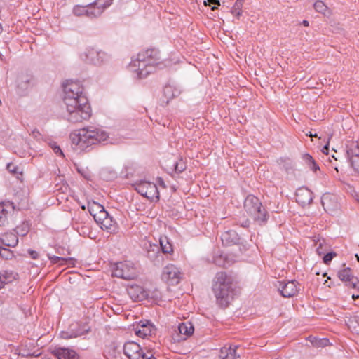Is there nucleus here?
Returning <instances> with one entry per match:
<instances>
[{
    "label": "nucleus",
    "mask_w": 359,
    "mask_h": 359,
    "mask_svg": "<svg viewBox=\"0 0 359 359\" xmlns=\"http://www.w3.org/2000/svg\"><path fill=\"white\" fill-rule=\"evenodd\" d=\"M18 243V238L13 233H4L0 238V245L6 247H15Z\"/></svg>",
    "instance_id": "19"
},
{
    "label": "nucleus",
    "mask_w": 359,
    "mask_h": 359,
    "mask_svg": "<svg viewBox=\"0 0 359 359\" xmlns=\"http://www.w3.org/2000/svg\"><path fill=\"white\" fill-rule=\"evenodd\" d=\"M309 136H311V137H317V134H311V133H310Z\"/></svg>",
    "instance_id": "54"
},
{
    "label": "nucleus",
    "mask_w": 359,
    "mask_h": 359,
    "mask_svg": "<svg viewBox=\"0 0 359 359\" xmlns=\"http://www.w3.org/2000/svg\"><path fill=\"white\" fill-rule=\"evenodd\" d=\"M135 332L137 336L144 338L154 333L155 327L149 320L140 321L136 326Z\"/></svg>",
    "instance_id": "15"
},
{
    "label": "nucleus",
    "mask_w": 359,
    "mask_h": 359,
    "mask_svg": "<svg viewBox=\"0 0 359 359\" xmlns=\"http://www.w3.org/2000/svg\"><path fill=\"white\" fill-rule=\"evenodd\" d=\"M203 3L205 5H209V6H212V5L219 6L220 5L219 0H205Z\"/></svg>",
    "instance_id": "43"
},
{
    "label": "nucleus",
    "mask_w": 359,
    "mask_h": 359,
    "mask_svg": "<svg viewBox=\"0 0 359 359\" xmlns=\"http://www.w3.org/2000/svg\"><path fill=\"white\" fill-rule=\"evenodd\" d=\"M6 168L8 170V172L12 174H14V175H18V174L21 175L22 174V170H20V168L13 163H8Z\"/></svg>",
    "instance_id": "37"
},
{
    "label": "nucleus",
    "mask_w": 359,
    "mask_h": 359,
    "mask_svg": "<svg viewBox=\"0 0 359 359\" xmlns=\"http://www.w3.org/2000/svg\"><path fill=\"white\" fill-rule=\"evenodd\" d=\"M54 354L58 359H77V355L73 350L65 348H57Z\"/></svg>",
    "instance_id": "20"
},
{
    "label": "nucleus",
    "mask_w": 359,
    "mask_h": 359,
    "mask_svg": "<svg viewBox=\"0 0 359 359\" xmlns=\"http://www.w3.org/2000/svg\"><path fill=\"white\" fill-rule=\"evenodd\" d=\"M113 0H95L86 5L88 11V18H97L104 11L112 4Z\"/></svg>",
    "instance_id": "10"
},
{
    "label": "nucleus",
    "mask_w": 359,
    "mask_h": 359,
    "mask_svg": "<svg viewBox=\"0 0 359 359\" xmlns=\"http://www.w3.org/2000/svg\"><path fill=\"white\" fill-rule=\"evenodd\" d=\"M50 146L56 154L64 156L62 151L61 150L60 147L58 145H57L55 142L50 143Z\"/></svg>",
    "instance_id": "42"
},
{
    "label": "nucleus",
    "mask_w": 359,
    "mask_h": 359,
    "mask_svg": "<svg viewBox=\"0 0 359 359\" xmlns=\"http://www.w3.org/2000/svg\"><path fill=\"white\" fill-rule=\"evenodd\" d=\"M32 80L33 76L32 75L27 74H21L18 79V86L22 89H26Z\"/></svg>",
    "instance_id": "26"
},
{
    "label": "nucleus",
    "mask_w": 359,
    "mask_h": 359,
    "mask_svg": "<svg viewBox=\"0 0 359 359\" xmlns=\"http://www.w3.org/2000/svg\"><path fill=\"white\" fill-rule=\"evenodd\" d=\"M313 6L317 12H319L322 14H325V12L327 11V6L322 1H317L314 4Z\"/></svg>",
    "instance_id": "36"
},
{
    "label": "nucleus",
    "mask_w": 359,
    "mask_h": 359,
    "mask_svg": "<svg viewBox=\"0 0 359 359\" xmlns=\"http://www.w3.org/2000/svg\"><path fill=\"white\" fill-rule=\"evenodd\" d=\"M127 292L131 299L135 302L143 300L147 296V292L143 287L136 284L128 285Z\"/></svg>",
    "instance_id": "16"
},
{
    "label": "nucleus",
    "mask_w": 359,
    "mask_h": 359,
    "mask_svg": "<svg viewBox=\"0 0 359 359\" xmlns=\"http://www.w3.org/2000/svg\"><path fill=\"white\" fill-rule=\"evenodd\" d=\"M243 4V0H237L231 8V13L237 18H239L242 14Z\"/></svg>",
    "instance_id": "32"
},
{
    "label": "nucleus",
    "mask_w": 359,
    "mask_h": 359,
    "mask_svg": "<svg viewBox=\"0 0 359 359\" xmlns=\"http://www.w3.org/2000/svg\"><path fill=\"white\" fill-rule=\"evenodd\" d=\"M317 252L319 255H320V252H319V248L317 249Z\"/></svg>",
    "instance_id": "58"
},
{
    "label": "nucleus",
    "mask_w": 359,
    "mask_h": 359,
    "mask_svg": "<svg viewBox=\"0 0 359 359\" xmlns=\"http://www.w3.org/2000/svg\"><path fill=\"white\" fill-rule=\"evenodd\" d=\"M171 90V87L170 86H166L164 89V92L165 94H168L170 93V91Z\"/></svg>",
    "instance_id": "49"
},
{
    "label": "nucleus",
    "mask_w": 359,
    "mask_h": 359,
    "mask_svg": "<svg viewBox=\"0 0 359 359\" xmlns=\"http://www.w3.org/2000/svg\"><path fill=\"white\" fill-rule=\"evenodd\" d=\"M248 225H249V222H248V221H245V223H243V224H242V226H243V227H247V226H248Z\"/></svg>",
    "instance_id": "52"
},
{
    "label": "nucleus",
    "mask_w": 359,
    "mask_h": 359,
    "mask_svg": "<svg viewBox=\"0 0 359 359\" xmlns=\"http://www.w3.org/2000/svg\"><path fill=\"white\" fill-rule=\"evenodd\" d=\"M123 353L128 359H156L151 351L144 353L140 346L134 341L124 344Z\"/></svg>",
    "instance_id": "8"
},
{
    "label": "nucleus",
    "mask_w": 359,
    "mask_h": 359,
    "mask_svg": "<svg viewBox=\"0 0 359 359\" xmlns=\"http://www.w3.org/2000/svg\"><path fill=\"white\" fill-rule=\"evenodd\" d=\"M336 256L335 252H328L323 257V262L325 264H327L329 262L332 261V259Z\"/></svg>",
    "instance_id": "41"
},
{
    "label": "nucleus",
    "mask_w": 359,
    "mask_h": 359,
    "mask_svg": "<svg viewBox=\"0 0 359 359\" xmlns=\"http://www.w3.org/2000/svg\"><path fill=\"white\" fill-rule=\"evenodd\" d=\"M346 156L348 160L359 156V144L358 142L352 141L346 145Z\"/></svg>",
    "instance_id": "24"
},
{
    "label": "nucleus",
    "mask_w": 359,
    "mask_h": 359,
    "mask_svg": "<svg viewBox=\"0 0 359 359\" xmlns=\"http://www.w3.org/2000/svg\"><path fill=\"white\" fill-rule=\"evenodd\" d=\"M99 224L102 229L107 230L109 233H115L117 230L116 222L110 215L107 217Z\"/></svg>",
    "instance_id": "23"
},
{
    "label": "nucleus",
    "mask_w": 359,
    "mask_h": 359,
    "mask_svg": "<svg viewBox=\"0 0 359 359\" xmlns=\"http://www.w3.org/2000/svg\"><path fill=\"white\" fill-rule=\"evenodd\" d=\"M88 330H88V329H87V330H86L84 332H81V333H79V334H74V335H71V336H69V337H67H67H65V338L76 337H78V336H80V335H82V334H85V333H87V332H88Z\"/></svg>",
    "instance_id": "46"
},
{
    "label": "nucleus",
    "mask_w": 359,
    "mask_h": 359,
    "mask_svg": "<svg viewBox=\"0 0 359 359\" xmlns=\"http://www.w3.org/2000/svg\"><path fill=\"white\" fill-rule=\"evenodd\" d=\"M244 209L252 219L262 224L266 222L269 215L259 199L254 195H248L244 201Z\"/></svg>",
    "instance_id": "5"
},
{
    "label": "nucleus",
    "mask_w": 359,
    "mask_h": 359,
    "mask_svg": "<svg viewBox=\"0 0 359 359\" xmlns=\"http://www.w3.org/2000/svg\"><path fill=\"white\" fill-rule=\"evenodd\" d=\"M0 256L5 259H11L14 255L13 251L6 248V246L0 245Z\"/></svg>",
    "instance_id": "34"
},
{
    "label": "nucleus",
    "mask_w": 359,
    "mask_h": 359,
    "mask_svg": "<svg viewBox=\"0 0 359 359\" xmlns=\"http://www.w3.org/2000/svg\"><path fill=\"white\" fill-rule=\"evenodd\" d=\"M161 276L168 284L175 285L180 283L181 272L176 266L168 264L163 269Z\"/></svg>",
    "instance_id": "9"
},
{
    "label": "nucleus",
    "mask_w": 359,
    "mask_h": 359,
    "mask_svg": "<svg viewBox=\"0 0 359 359\" xmlns=\"http://www.w3.org/2000/svg\"><path fill=\"white\" fill-rule=\"evenodd\" d=\"M332 157L334 158L335 160H337V158H336V156L332 155Z\"/></svg>",
    "instance_id": "56"
},
{
    "label": "nucleus",
    "mask_w": 359,
    "mask_h": 359,
    "mask_svg": "<svg viewBox=\"0 0 359 359\" xmlns=\"http://www.w3.org/2000/svg\"><path fill=\"white\" fill-rule=\"evenodd\" d=\"M326 275H327V273H323V276H325Z\"/></svg>",
    "instance_id": "59"
},
{
    "label": "nucleus",
    "mask_w": 359,
    "mask_h": 359,
    "mask_svg": "<svg viewBox=\"0 0 359 359\" xmlns=\"http://www.w3.org/2000/svg\"><path fill=\"white\" fill-rule=\"evenodd\" d=\"M215 8H217V7H215V6L212 7V10H215Z\"/></svg>",
    "instance_id": "57"
},
{
    "label": "nucleus",
    "mask_w": 359,
    "mask_h": 359,
    "mask_svg": "<svg viewBox=\"0 0 359 359\" xmlns=\"http://www.w3.org/2000/svg\"><path fill=\"white\" fill-rule=\"evenodd\" d=\"M296 201L302 206L311 204L313 201V193L306 187H301L296 191Z\"/></svg>",
    "instance_id": "14"
},
{
    "label": "nucleus",
    "mask_w": 359,
    "mask_h": 359,
    "mask_svg": "<svg viewBox=\"0 0 359 359\" xmlns=\"http://www.w3.org/2000/svg\"><path fill=\"white\" fill-rule=\"evenodd\" d=\"M73 13L77 16L86 15L88 17V11L86 6L77 5L74 6L73 8Z\"/></svg>",
    "instance_id": "33"
},
{
    "label": "nucleus",
    "mask_w": 359,
    "mask_h": 359,
    "mask_svg": "<svg viewBox=\"0 0 359 359\" xmlns=\"http://www.w3.org/2000/svg\"><path fill=\"white\" fill-rule=\"evenodd\" d=\"M135 190L151 202L159 200V191L156 184L148 181H140L135 184Z\"/></svg>",
    "instance_id": "6"
},
{
    "label": "nucleus",
    "mask_w": 359,
    "mask_h": 359,
    "mask_svg": "<svg viewBox=\"0 0 359 359\" xmlns=\"http://www.w3.org/2000/svg\"><path fill=\"white\" fill-rule=\"evenodd\" d=\"M321 203L326 212L332 211L337 205L336 197L330 194H325L322 196Z\"/></svg>",
    "instance_id": "18"
},
{
    "label": "nucleus",
    "mask_w": 359,
    "mask_h": 359,
    "mask_svg": "<svg viewBox=\"0 0 359 359\" xmlns=\"http://www.w3.org/2000/svg\"><path fill=\"white\" fill-rule=\"evenodd\" d=\"M28 253L29 254L31 257L34 259H36L39 257V253L35 250H29Z\"/></svg>",
    "instance_id": "44"
},
{
    "label": "nucleus",
    "mask_w": 359,
    "mask_h": 359,
    "mask_svg": "<svg viewBox=\"0 0 359 359\" xmlns=\"http://www.w3.org/2000/svg\"><path fill=\"white\" fill-rule=\"evenodd\" d=\"M48 258L53 264H64V263L68 260V259H67V258L55 256V255L50 256L49 255H48Z\"/></svg>",
    "instance_id": "39"
},
{
    "label": "nucleus",
    "mask_w": 359,
    "mask_h": 359,
    "mask_svg": "<svg viewBox=\"0 0 359 359\" xmlns=\"http://www.w3.org/2000/svg\"><path fill=\"white\" fill-rule=\"evenodd\" d=\"M327 341V340L326 339H323L320 340L319 341V343L320 344V345L325 346L326 344Z\"/></svg>",
    "instance_id": "50"
},
{
    "label": "nucleus",
    "mask_w": 359,
    "mask_h": 359,
    "mask_svg": "<svg viewBox=\"0 0 359 359\" xmlns=\"http://www.w3.org/2000/svg\"><path fill=\"white\" fill-rule=\"evenodd\" d=\"M278 289L284 297H292L296 295L299 290V285L296 280L279 281Z\"/></svg>",
    "instance_id": "12"
},
{
    "label": "nucleus",
    "mask_w": 359,
    "mask_h": 359,
    "mask_svg": "<svg viewBox=\"0 0 359 359\" xmlns=\"http://www.w3.org/2000/svg\"><path fill=\"white\" fill-rule=\"evenodd\" d=\"M109 215V213L105 210L104 208H103L102 211H100L97 214V215L93 217L95 221L100 224L101 222H102L107 217H108Z\"/></svg>",
    "instance_id": "38"
},
{
    "label": "nucleus",
    "mask_w": 359,
    "mask_h": 359,
    "mask_svg": "<svg viewBox=\"0 0 359 359\" xmlns=\"http://www.w3.org/2000/svg\"><path fill=\"white\" fill-rule=\"evenodd\" d=\"M158 249V252H157V255H156V259L158 262H160V261H162L163 260V256H162V254L161 252H159L158 250V248H157Z\"/></svg>",
    "instance_id": "47"
},
{
    "label": "nucleus",
    "mask_w": 359,
    "mask_h": 359,
    "mask_svg": "<svg viewBox=\"0 0 359 359\" xmlns=\"http://www.w3.org/2000/svg\"><path fill=\"white\" fill-rule=\"evenodd\" d=\"M88 208L90 214L94 217L95 215L96 216L98 212L102 211L104 206L98 203L93 201V203H88Z\"/></svg>",
    "instance_id": "28"
},
{
    "label": "nucleus",
    "mask_w": 359,
    "mask_h": 359,
    "mask_svg": "<svg viewBox=\"0 0 359 359\" xmlns=\"http://www.w3.org/2000/svg\"><path fill=\"white\" fill-rule=\"evenodd\" d=\"M178 330L180 334L191 336L194 331V326L191 322H185L179 324Z\"/></svg>",
    "instance_id": "25"
},
{
    "label": "nucleus",
    "mask_w": 359,
    "mask_h": 359,
    "mask_svg": "<svg viewBox=\"0 0 359 359\" xmlns=\"http://www.w3.org/2000/svg\"><path fill=\"white\" fill-rule=\"evenodd\" d=\"M329 151V141L327 142V144H325L323 148L322 149V152L323 154H327Z\"/></svg>",
    "instance_id": "45"
},
{
    "label": "nucleus",
    "mask_w": 359,
    "mask_h": 359,
    "mask_svg": "<svg viewBox=\"0 0 359 359\" xmlns=\"http://www.w3.org/2000/svg\"><path fill=\"white\" fill-rule=\"evenodd\" d=\"M236 346L232 348L231 346H224L221 348L219 355V359H239L240 355H236Z\"/></svg>",
    "instance_id": "22"
},
{
    "label": "nucleus",
    "mask_w": 359,
    "mask_h": 359,
    "mask_svg": "<svg viewBox=\"0 0 359 359\" xmlns=\"http://www.w3.org/2000/svg\"><path fill=\"white\" fill-rule=\"evenodd\" d=\"M70 137L73 144L80 150H85L93 144L104 141L108 137L105 131L93 128H83L77 133L71 134Z\"/></svg>",
    "instance_id": "4"
},
{
    "label": "nucleus",
    "mask_w": 359,
    "mask_h": 359,
    "mask_svg": "<svg viewBox=\"0 0 359 359\" xmlns=\"http://www.w3.org/2000/svg\"><path fill=\"white\" fill-rule=\"evenodd\" d=\"M352 298H353V299H359V297H358V295H355V294H353V295H352Z\"/></svg>",
    "instance_id": "53"
},
{
    "label": "nucleus",
    "mask_w": 359,
    "mask_h": 359,
    "mask_svg": "<svg viewBox=\"0 0 359 359\" xmlns=\"http://www.w3.org/2000/svg\"><path fill=\"white\" fill-rule=\"evenodd\" d=\"M18 274L13 271H4L0 273V289L4 285L12 283L18 278Z\"/></svg>",
    "instance_id": "21"
},
{
    "label": "nucleus",
    "mask_w": 359,
    "mask_h": 359,
    "mask_svg": "<svg viewBox=\"0 0 359 359\" xmlns=\"http://www.w3.org/2000/svg\"><path fill=\"white\" fill-rule=\"evenodd\" d=\"M8 215V211L6 209V205L4 203L0 204V226L4 224Z\"/></svg>",
    "instance_id": "35"
},
{
    "label": "nucleus",
    "mask_w": 359,
    "mask_h": 359,
    "mask_svg": "<svg viewBox=\"0 0 359 359\" xmlns=\"http://www.w3.org/2000/svg\"><path fill=\"white\" fill-rule=\"evenodd\" d=\"M158 184H159L160 186H161L163 188L166 187L165 184V182H164V181H163V180L162 178L159 177L158 179Z\"/></svg>",
    "instance_id": "48"
},
{
    "label": "nucleus",
    "mask_w": 359,
    "mask_h": 359,
    "mask_svg": "<svg viewBox=\"0 0 359 359\" xmlns=\"http://www.w3.org/2000/svg\"><path fill=\"white\" fill-rule=\"evenodd\" d=\"M236 283L233 277L226 272H217L212 280V290L217 304L226 308L236 295Z\"/></svg>",
    "instance_id": "2"
},
{
    "label": "nucleus",
    "mask_w": 359,
    "mask_h": 359,
    "mask_svg": "<svg viewBox=\"0 0 359 359\" xmlns=\"http://www.w3.org/2000/svg\"><path fill=\"white\" fill-rule=\"evenodd\" d=\"M160 59V53L158 50L147 49L139 53L136 59H133L128 67L132 72H137L139 79H142L152 72L153 67L161 65L158 62Z\"/></svg>",
    "instance_id": "3"
},
{
    "label": "nucleus",
    "mask_w": 359,
    "mask_h": 359,
    "mask_svg": "<svg viewBox=\"0 0 359 359\" xmlns=\"http://www.w3.org/2000/svg\"><path fill=\"white\" fill-rule=\"evenodd\" d=\"M302 25H303L304 26L308 27V26H309V21H308V20H303V22H302Z\"/></svg>",
    "instance_id": "51"
},
{
    "label": "nucleus",
    "mask_w": 359,
    "mask_h": 359,
    "mask_svg": "<svg viewBox=\"0 0 359 359\" xmlns=\"http://www.w3.org/2000/svg\"><path fill=\"white\" fill-rule=\"evenodd\" d=\"M355 257L357 260L359 262V255L358 254L355 255Z\"/></svg>",
    "instance_id": "55"
},
{
    "label": "nucleus",
    "mask_w": 359,
    "mask_h": 359,
    "mask_svg": "<svg viewBox=\"0 0 359 359\" xmlns=\"http://www.w3.org/2000/svg\"><path fill=\"white\" fill-rule=\"evenodd\" d=\"M176 173H181L187 168V163L182 158H180L177 161H174L172 164Z\"/></svg>",
    "instance_id": "30"
},
{
    "label": "nucleus",
    "mask_w": 359,
    "mask_h": 359,
    "mask_svg": "<svg viewBox=\"0 0 359 359\" xmlns=\"http://www.w3.org/2000/svg\"><path fill=\"white\" fill-rule=\"evenodd\" d=\"M352 168L359 172V156L349 159Z\"/></svg>",
    "instance_id": "40"
},
{
    "label": "nucleus",
    "mask_w": 359,
    "mask_h": 359,
    "mask_svg": "<svg viewBox=\"0 0 359 359\" xmlns=\"http://www.w3.org/2000/svg\"><path fill=\"white\" fill-rule=\"evenodd\" d=\"M112 275L120 278L130 280L136 277L137 271L132 262H121L114 266Z\"/></svg>",
    "instance_id": "7"
},
{
    "label": "nucleus",
    "mask_w": 359,
    "mask_h": 359,
    "mask_svg": "<svg viewBox=\"0 0 359 359\" xmlns=\"http://www.w3.org/2000/svg\"><path fill=\"white\" fill-rule=\"evenodd\" d=\"M63 91L66 109L65 118L71 123L88 119L91 116V108L81 83L79 81H67L63 85Z\"/></svg>",
    "instance_id": "1"
},
{
    "label": "nucleus",
    "mask_w": 359,
    "mask_h": 359,
    "mask_svg": "<svg viewBox=\"0 0 359 359\" xmlns=\"http://www.w3.org/2000/svg\"><path fill=\"white\" fill-rule=\"evenodd\" d=\"M16 234L25 236L29 231V224L27 222H22L20 225L15 228Z\"/></svg>",
    "instance_id": "31"
},
{
    "label": "nucleus",
    "mask_w": 359,
    "mask_h": 359,
    "mask_svg": "<svg viewBox=\"0 0 359 359\" xmlns=\"http://www.w3.org/2000/svg\"><path fill=\"white\" fill-rule=\"evenodd\" d=\"M240 238L236 233V231L233 230H229L225 231L222 234L221 240L222 244L224 245H231L234 244H237L240 242Z\"/></svg>",
    "instance_id": "17"
},
{
    "label": "nucleus",
    "mask_w": 359,
    "mask_h": 359,
    "mask_svg": "<svg viewBox=\"0 0 359 359\" xmlns=\"http://www.w3.org/2000/svg\"><path fill=\"white\" fill-rule=\"evenodd\" d=\"M160 245L162 253L168 254L173 251L172 245L166 237L160 239Z\"/></svg>",
    "instance_id": "29"
},
{
    "label": "nucleus",
    "mask_w": 359,
    "mask_h": 359,
    "mask_svg": "<svg viewBox=\"0 0 359 359\" xmlns=\"http://www.w3.org/2000/svg\"><path fill=\"white\" fill-rule=\"evenodd\" d=\"M339 278L344 283L345 285L359 291V279L354 276L350 268H346L338 272Z\"/></svg>",
    "instance_id": "13"
},
{
    "label": "nucleus",
    "mask_w": 359,
    "mask_h": 359,
    "mask_svg": "<svg viewBox=\"0 0 359 359\" xmlns=\"http://www.w3.org/2000/svg\"><path fill=\"white\" fill-rule=\"evenodd\" d=\"M81 57L87 62L100 65L107 59V55L105 52L98 51L93 48H89L86 49Z\"/></svg>",
    "instance_id": "11"
},
{
    "label": "nucleus",
    "mask_w": 359,
    "mask_h": 359,
    "mask_svg": "<svg viewBox=\"0 0 359 359\" xmlns=\"http://www.w3.org/2000/svg\"><path fill=\"white\" fill-rule=\"evenodd\" d=\"M302 158L307 166L313 172H316L319 170V166L316 164L315 160L313 157L309 154H304L302 155Z\"/></svg>",
    "instance_id": "27"
}]
</instances>
